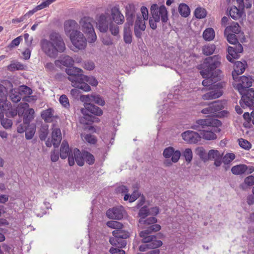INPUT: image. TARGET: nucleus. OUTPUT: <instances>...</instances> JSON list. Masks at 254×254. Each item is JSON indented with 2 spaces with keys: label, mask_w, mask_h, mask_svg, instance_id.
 Instances as JSON below:
<instances>
[{
  "label": "nucleus",
  "mask_w": 254,
  "mask_h": 254,
  "mask_svg": "<svg viewBox=\"0 0 254 254\" xmlns=\"http://www.w3.org/2000/svg\"><path fill=\"white\" fill-rule=\"evenodd\" d=\"M215 46L214 44H207L204 46L202 49L203 53L209 56L212 55L215 51Z\"/></svg>",
  "instance_id": "nucleus-45"
},
{
  "label": "nucleus",
  "mask_w": 254,
  "mask_h": 254,
  "mask_svg": "<svg viewBox=\"0 0 254 254\" xmlns=\"http://www.w3.org/2000/svg\"><path fill=\"white\" fill-rule=\"evenodd\" d=\"M34 110L32 108L28 109L23 115V123L29 126L30 122L34 119Z\"/></svg>",
  "instance_id": "nucleus-31"
},
{
  "label": "nucleus",
  "mask_w": 254,
  "mask_h": 254,
  "mask_svg": "<svg viewBox=\"0 0 254 254\" xmlns=\"http://www.w3.org/2000/svg\"><path fill=\"white\" fill-rule=\"evenodd\" d=\"M54 111L51 108H49L43 111L41 113V117L46 122L50 123L53 121Z\"/></svg>",
  "instance_id": "nucleus-30"
},
{
  "label": "nucleus",
  "mask_w": 254,
  "mask_h": 254,
  "mask_svg": "<svg viewBox=\"0 0 254 254\" xmlns=\"http://www.w3.org/2000/svg\"><path fill=\"white\" fill-rule=\"evenodd\" d=\"M29 104L27 103H20L16 108V112L15 114H18L19 117L24 115L26 111L29 109Z\"/></svg>",
  "instance_id": "nucleus-41"
},
{
  "label": "nucleus",
  "mask_w": 254,
  "mask_h": 254,
  "mask_svg": "<svg viewBox=\"0 0 254 254\" xmlns=\"http://www.w3.org/2000/svg\"><path fill=\"white\" fill-rule=\"evenodd\" d=\"M244 13L243 9L238 8L236 6L231 7L229 10L230 16L234 19L237 20L240 18Z\"/></svg>",
  "instance_id": "nucleus-28"
},
{
  "label": "nucleus",
  "mask_w": 254,
  "mask_h": 254,
  "mask_svg": "<svg viewBox=\"0 0 254 254\" xmlns=\"http://www.w3.org/2000/svg\"><path fill=\"white\" fill-rule=\"evenodd\" d=\"M74 63L73 59L68 55L62 56L55 62V65L60 68H62V65L69 67L73 65Z\"/></svg>",
  "instance_id": "nucleus-21"
},
{
  "label": "nucleus",
  "mask_w": 254,
  "mask_h": 254,
  "mask_svg": "<svg viewBox=\"0 0 254 254\" xmlns=\"http://www.w3.org/2000/svg\"><path fill=\"white\" fill-rule=\"evenodd\" d=\"M150 233L146 230L142 231L139 233V236L140 237L142 238V242L143 243H150L151 241L154 240V239H156V237L154 235H148Z\"/></svg>",
  "instance_id": "nucleus-34"
},
{
  "label": "nucleus",
  "mask_w": 254,
  "mask_h": 254,
  "mask_svg": "<svg viewBox=\"0 0 254 254\" xmlns=\"http://www.w3.org/2000/svg\"><path fill=\"white\" fill-rule=\"evenodd\" d=\"M146 20L144 19L141 16V15H136V19L135 21L134 28H138L140 30L144 31L145 29V22Z\"/></svg>",
  "instance_id": "nucleus-39"
},
{
  "label": "nucleus",
  "mask_w": 254,
  "mask_h": 254,
  "mask_svg": "<svg viewBox=\"0 0 254 254\" xmlns=\"http://www.w3.org/2000/svg\"><path fill=\"white\" fill-rule=\"evenodd\" d=\"M10 104L7 101V98L5 100H0V109L3 112L9 109Z\"/></svg>",
  "instance_id": "nucleus-55"
},
{
  "label": "nucleus",
  "mask_w": 254,
  "mask_h": 254,
  "mask_svg": "<svg viewBox=\"0 0 254 254\" xmlns=\"http://www.w3.org/2000/svg\"><path fill=\"white\" fill-rule=\"evenodd\" d=\"M194 15L197 18H203L206 16V11L204 8L197 7L194 11Z\"/></svg>",
  "instance_id": "nucleus-52"
},
{
  "label": "nucleus",
  "mask_w": 254,
  "mask_h": 254,
  "mask_svg": "<svg viewBox=\"0 0 254 254\" xmlns=\"http://www.w3.org/2000/svg\"><path fill=\"white\" fill-rule=\"evenodd\" d=\"M67 156H68L69 165L73 166L74 164L73 155L72 154H70L68 142L66 140H64L60 149V157L62 159H65Z\"/></svg>",
  "instance_id": "nucleus-12"
},
{
  "label": "nucleus",
  "mask_w": 254,
  "mask_h": 254,
  "mask_svg": "<svg viewBox=\"0 0 254 254\" xmlns=\"http://www.w3.org/2000/svg\"><path fill=\"white\" fill-rule=\"evenodd\" d=\"M243 51V46L240 43L233 47L229 46L228 48L229 54L227 56V60L230 62H233V60L238 59L239 58V54L242 53Z\"/></svg>",
  "instance_id": "nucleus-13"
},
{
  "label": "nucleus",
  "mask_w": 254,
  "mask_h": 254,
  "mask_svg": "<svg viewBox=\"0 0 254 254\" xmlns=\"http://www.w3.org/2000/svg\"><path fill=\"white\" fill-rule=\"evenodd\" d=\"M111 14L112 20L117 24H122L124 22L125 17L120 10L119 5H115L112 7Z\"/></svg>",
  "instance_id": "nucleus-19"
},
{
  "label": "nucleus",
  "mask_w": 254,
  "mask_h": 254,
  "mask_svg": "<svg viewBox=\"0 0 254 254\" xmlns=\"http://www.w3.org/2000/svg\"><path fill=\"white\" fill-rule=\"evenodd\" d=\"M84 106L85 108L81 109V112L84 115V119L88 121L87 122L85 123L86 124H90V122H94L95 119V117L88 115L87 112L98 116L103 114V111L99 107L91 103L85 102Z\"/></svg>",
  "instance_id": "nucleus-6"
},
{
  "label": "nucleus",
  "mask_w": 254,
  "mask_h": 254,
  "mask_svg": "<svg viewBox=\"0 0 254 254\" xmlns=\"http://www.w3.org/2000/svg\"><path fill=\"white\" fill-rule=\"evenodd\" d=\"M107 225L109 227L116 230H119L120 228H122L123 226L121 223L116 221H109L107 222Z\"/></svg>",
  "instance_id": "nucleus-54"
},
{
  "label": "nucleus",
  "mask_w": 254,
  "mask_h": 254,
  "mask_svg": "<svg viewBox=\"0 0 254 254\" xmlns=\"http://www.w3.org/2000/svg\"><path fill=\"white\" fill-rule=\"evenodd\" d=\"M110 31L111 34L114 36H117L119 33V26L111 22L109 26Z\"/></svg>",
  "instance_id": "nucleus-57"
},
{
  "label": "nucleus",
  "mask_w": 254,
  "mask_h": 254,
  "mask_svg": "<svg viewBox=\"0 0 254 254\" xmlns=\"http://www.w3.org/2000/svg\"><path fill=\"white\" fill-rule=\"evenodd\" d=\"M123 208V207H112L107 210L106 215L110 219L120 220L123 218L125 213Z\"/></svg>",
  "instance_id": "nucleus-18"
},
{
  "label": "nucleus",
  "mask_w": 254,
  "mask_h": 254,
  "mask_svg": "<svg viewBox=\"0 0 254 254\" xmlns=\"http://www.w3.org/2000/svg\"><path fill=\"white\" fill-rule=\"evenodd\" d=\"M235 158V155L232 153L226 154L223 157V162L225 164H228Z\"/></svg>",
  "instance_id": "nucleus-62"
},
{
  "label": "nucleus",
  "mask_w": 254,
  "mask_h": 254,
  "mask_svg": "<svg viewBox=\"0 0 254 254\" xmlns=\"http://www.w3.org/2000/svg\"><path fill=\"white\" fill-rule=\"evenodd\" d=\"M221 156L220 152L217 150H210L208 153L207 160H214Z\"/></svg>",
  "instance_id": "nucleus-53"
},
{
  "label": "nucleus",
  "mask_w": 254,
  "mask_h": 254,
  "mask_svg": "<svg viewBox=\"0 0 254 254\" xmlns=\"http://www.w3.org/2000/svg\"><path fill=\"white\" fill-rule=\"evenodd\" d=\"M254 185V176H249L244 179V182L241 185L243 189H245L248 187H251Z\"/></svg>",
  "instance_id": "nucleus-44"
},
{
  "label": "nucleus",
  "mask_w": 254,
  "mask_h": 254,
  "mask_svg": "<svg viewBox=\"0 0 254 254\" xmlns=\"http://www.w3.org/2000/svg\"><path fill=\"white\" fill-rule=\"evenodd\" d=\"M110 244L115 246H117L119 248H125L127 245V242L126 240H121L118 238H112L110 239Z\"/></svg>",
  "instance_id": "nucleus-40"
},
{
  "label": "nucleus",
  "mask_w": 254,
  "mask_h": 254,
  "mask_svg": "<svg viewBox=\"0 0 254 254\" xmlns=\"http://www.w3.org/2000/svg\"><path fill=\"white\" fill-rule=\"evenodd\" d=\"M238 142L240 146L246 150H249L252 148L251 143L246 139L240 138Z\"/></svg>",
  "instance_id": "nucleus-50"
},
{
  "label": "nucleus",
  "mask_w": 254,
  "mask_h": 254,
  "mask_svg": "<svg viewBox=\"0 0 254 254\" xmlns=\"http://www.w3.org/2000/svg\"><path fill=\"white\" fill-rule=\"evenodd\" d=\"M128 24L125 25L124 31V40L126 44H130L132 42V34L130 26Z\"/></svg>",
  "instance_id": "nucleus-29"
},
{
  "label": "nucleus",
  "mask_w": 254,
  "mask_h": 254,
  "mask_svg": "<svg viewBox=\"0 0 254 254\" xmlns=\"http://www.w3.org/2000/svg\"><path fill=\"white\" fill-rule=\"evenodd\" d=\"M222 87L212 86L208 90L210 91L202 95V99L204 100L215 99L220 97L223 94Z\"/></svg>",
  "instance_id": "nucleus-15"
},
{
  "label": "nucleus",
  "mask_w": 254,
  "mask_h": 254,
  "mask_svg": "<svg viewBox=\"0 0 254 254\" xmlns=\"http://www.w3.org/2000/svg\"><path fill=\"white\" fill-rule=\"evenodd\" d=\"M73 155L74 161H75L79 166H83L84 164L83 152L81 153L78 149L75 148L73 150Z\"/></svg>",
  "instance_id": "nucleus-27"
},
{
  "label": "nucleus",
  "mask_w": 254,
  "mask_h": 254,
  "mask_svg": "<svg viewBox=\"0 0 254 254\" xmlns=\"http://www.w3.org/2000/svg\"><path fill=\"white\" fill-rule=\"evenodd\" d=\"M152 17L156 21L160 20L163 23H166L168 20V11L164 5L158 6L157 4H153L150 7Z\"/></svg>",
  "instance_id": "nucleus-7"
},
{
  "label": "nucleus",
  "mask_w": 254,
  "mask_h": 254,
  "mask_svg": "<svg viewBox=\"0 0 254 254\" xmlns=\"http://www.w3.org/2000/svg\"><path fill=\"white\" fill-rule=\"evenodd\" d=\"M159 213L158 207H141L139 211L138 215L140 219H144L149 215H156Z\"/></svg>",
  "instance_id": "nucleus-22"
},
{
  "label": "nucleus",
  "mask_w": 254,
  "mask_h": 254,
  "mask_svg": "<svg viewBox=\"0 0 254 254\" xmlns=\"http://www.w3.org/2000/svg\"><path fill=\"white\" fill-rule=\"evenodd\" d=\"M224 108L222 102L217 101L211 103L208 106L201 110V113L203 114H208L214 113L219 112Z\"/></svg>",
  "instance_id": "nucleus-16"
},
{
  "label": "nucleus",
  "mask_w": 254,
  "mask_h": 254,
  "mask_svg": "<svg viewBox=\"0 0 254 254\" xmlns=\"http://www.w3.org/2000/svg\"><path fill=\"white\" fill-rule=\"evenodd\" d=\"M139 222L140 224L151 225L157 222V219L154 217H150L149 218H147L145 220H144V219H140L139 220Z\"/></svg>",
  "instance_id": "nucleus-59"
},
{
  "label": "nucleus",
  "mask_w": 254,
  "mask_h": 254,
  "mask_svg": "<svg viewBox=\"0 0 254 254\" xmlns=\"http://www.w3.org/2000/svg\"><path fill=\"white\" fill-rule=\"evenodd\" d=\"M195 153L203 160H207L208 154L202 147H198L196 148Z\"/></svg>",
  "instance_id": "nucleus-48"
},
{
  "label": "nucleus",
  "mask_w": 254,
  "mask_h": 254,
  "mask_svg": "<svg viewBox=\"0 0 254 254\" xmlns=\"http://www.w3.org/2000/svg\"><path fill=\"white\" fill-rule=\"evenodd\" d=\"M220 57L219 55H215L206 58L202 64V69L200 73L203 78H205L202 84L204 86L211 89L213 86L222 87V84L218 83L215 84L220 80L221 71L216 68L220 64Z\"/></svg>",
  "instance_id": "nucleus-1"
},
{
  "label": "nucleus",
  "mask_w": 254,
  "mask_h": 254,
  "mask_svg": "<svg viewBox=\"0 0 254 254\" xmlns=\"http://www.w3.org/2000/svg\"><path fill=\"white\" fill-rule=\"evenodd\" d=\"M246 65V62L244 63L240 61H237L235 63L234 70L232 72L233 78L234 80L237 79V76L238 75L242 74L245 71Z\"/></svg>",
  "instance_id": "nucleus-25"
},
{
  "label": "nucleus",
  "mask_w": 254,
  "mask_h": 254,
  "mask_svg": "<svg viewBox=\"0 0 254 254\" xmlns=\"http://www.w3.org/2000/svg\"><path fill=\"white\" fill-rule=\"evenodd\" d=\"M78 27V23L72 19H69L65 21L64 24V31L66 34L71 33L72 31H74Z\"/></svg>",
  "instance_id": "nucleus-26"
},
{
  "label": "nucleus",
  "mask_w": 254,
  "mask_h": 254,
  "mask_svg": "<svg viewBox=\"0 0 254 254\" xmlns=\"http://www.w3.org/2000/svg\"><path fill=\"white\" fill-rule=\"evenodd\" d=\"M112 233L115 237L119 238L121 240H125V239H127L129 236V233L127 231L122 230V228L114 230Z\"/></svg>",
  "instance_id": "nucleus-32"
},
{
  "label": "nucleus",
  "mask_w": 254,
  "mask_h": 254,
  "mask_svg": "<svg viewBox=\"0 0 254 254\" xmlns=\"http://www.w3.org/2000/svg\"><path fill=\"white\" fill-rule=\"evenodd\" d=\"M110 14L108 12L101 14L97 19V26L101 32H106L109 29Z\"/></svg>",
  "instance_id": "nucleus-11"
},
{
  "label": "nucleus",
  "mask_w": 254,
  "mask_h": 254,
  "mask_svg": "<svg viewBox=\"0 0 254 254\" xmlns=\"http://www.w3.org/2000/svg\"><path fill=\"white\" fill-rule=\"evenodd\" d=\"M52 142L55 147H58L62 140V133L60 128H53L52 132Z\"/></svg>",
  "instance_id": "nucleus-24"
},
{
  "label": "nucleus",
  "mask_w": 254,
  "mask_h": 254,
  "mask_svg": "<svg viewBox=\"0 0 254 254\" xmlns=\"http://www.w3.org/2000/svg\"><path fill=\"white\" fill-rule=\"evenodd\" d=\"M70 40L73 45L78 50L84 49L87 45L86 39L83 34L78 30H74L69 34Z\"/></svg>",
  "instance_id": "nucleus-8"
},
{
  "label": "nucleus",
  "mask_w": 254,
  "mask_h": 254,
  "mask_svg": "<svg viewBox=\"0 0 254 254\" xmlns=\"http://www.w3.org/2000/svg\"><path fill=\"white\" fill-rule=\"evenodd\" d=\"M222 125L221 122L215 119H206L198 120L196 121V124L191 126V128L200 131L201 138L206 140H213L216 138L217 136L215 133L211 130L203 129L205 127H220Z\"/></svg>",
  "instance_id": "nucleus-3"
},
{
  "label": "nucleus",
  "mask_w": 254,
  "mask_h": 254,
  "mask_svg": "<svg viewBox=\"0 0 254 254\" xmlns=\"http://www.w3.org/2000/svg\"><path fill=\"white\" fill-rule=\"evenodd\" d=\"M163 156L166 158L171 157V160L174 163H176L179 160L181 156V152L179 150L175 151L172 147L166 148L163 151Z\"/></svg>",
  "instance_id": "nucleus-20"
},
{
  "label": "nucleus",
  "mask_w": 254,
  "mask_h": 254,
  "mask_svg": "<svg viewBox=\"0 0 254 254\" xmlns=\"http://www.w3.org/2000/svg\"><path fill=\"white\" fill-rule=\"evenodd\" d=\"M226 33L229 32L235 34H238L241 32V27L237 22L232 23L231 25L227 26L225 30Z\"/></svg>",
  "instance_id": "nucleus-33"
},
{
  "label": "nucleus",
  "mask_w": 254,
  "mask_h": 254,
  "mask_svg": "<svg viewBox=\"0 0 254 254\" xmlns=\"http://www.w3.org/2000/svg\"><path fill=\"white\" fill-rule=\"evenodd\" d=\"M94 19L89 16H84L79 21L82 31L86 35L89 43H94L97 40V35L93 26Z\"/></svg>",
  "instance_id": "nucleus-5"
},
{
  "label": "nucleus",
  "mask_w": 254,
  "mask_h": 254,
  "mask_svg": "<svg viewBox=\"0 0 254 254\" xmlns=\"http://www.w3.org/2000/svg\"><path fill=\"white\" fill-rule=\"evenodd\" d=\"M81 83H84L87 86H89L88 84H90L92 86H96L97 85L98 82L96 79L93 76H88L85 75H82V81H80Z\"/></svg>",
  "instance_id": "nucleus-37"
},
{
  "label": "nucleus",
  "mask_w": 254,
  "mask_h": 254,
  "mask_svg": "<svg viewBox=\"0 0 254 254\" xmlns=\"http://www.w3.org/2000/svg\"><path fill=\"white\" fill-rule=\"evenodd\" d=\"M180 14L184 17H187L190 13L189 7L185 3H181L179 6Z\"/></svg>",
  "instance_id": "nucleus-42"
},
{
  "label": "nucleus",
  "mask_w": 254,
  "mask_h": 254,
  "mask_svg": "<svg viewBox=\"0 0 254 254\" xmlns=\"http://www.w3.org/2000/svg\"><path fill=\"white\" fill-rule=\"evenodd\" d=\"M224 35L226 36L227 41L229 43L236 45L238 43V40L236 37V34L231 33L230 32L228 33H226L225 31Z\"/></svg>",
  "instance_id": "nucleus-47"
},
{
  "label": "nucleus",
  "mask_w": 254,
  "mask_h": 254,
  "mask_svg": "<svg viewBox=\"0 0 254 254\" xmlns=\"http://www.w3.org/2000/svg\"><path fill=\"white\" fill-rule=\"evenodd\" d=\"M65 72L68 75V79L71 82V85L75 88H78L84 91H90L91 87L84 83H81L82 81V74L83 71L81 68L73 66L72 65L65 69Z\"/></svg>",
  "instance_id": "nucleus-4"
},
{
  "label": "nucleus",
  "mask_w": 254,
  "mask_h": 254,
  "mask_svg": "<svg viewBox=\"0 0 254 254\" xmlns=\"http://www.w3.org/2000/svg\"><path fill=\"white\" fill-rule=\"evenodd\" d=\"M254 80L252 76L243 75L240 77L239 83L236 84L234 87L240 94H243L247 88L252 86Z\"/></svg>",
  "instance_id": "nucleus-10"
},
{
  "label": "nucleus",
  "mask_w": 254,
  "mask_h": 254,
  "mask_svg": "<svg viewBox=\"0 0 254 254\" xmlns=\"http://www.w3.org/2000/svg\"><path fill=\"white\" fill-rule=\"evenodd\" d=\"M136 15V8L133 3H129L126 7V16L127 22L126 24L132 25Z\"/></svg>",
  "instance_id": "nucleus-17"
},
{
  "label": "nucleus",
  "mask_w": 254,
  "mask_h": 254,
  "mask_svg": "<svg viewBox=\"0 0 254 254\" xmlns=\"http://www.w3.org/2000/svg\"><path fill=\"white\" fill-rule=\"evenodd\" d=\"M81 100L86 102H94L101 106L105 104L104 100L99 95H83L81 97Z\"/></svg>",
  "instance_id": "nucleus-23"
},
{
  "label": "nucleus",
  "mask_w": 254,
  "mask_h": 254,
  "mask_svg": "<svg viewBox=\"0 0 254 254\" xmlns=\"http://www.w3.org/2000/svg\"><path fill=\"white\" fill-rule=\"evenodd\" d=\"M81 137L83 140L91 144H96L97 141L96 137L90 133L81 134Z\"/></svg>",
  "instance_id": "nucleus-43"
},
{
  "label": "nucleus",
  "mask_w": 254,
  "mask_h": 254,
  "mask_svg": "<svg viewBox=\"0 0 254 254\" xmlns=\"http://www.w3.org/2000/svg\"><path fill=\"white\" fill-rule=\"evenodd\" d=\"M60 103L65 108H68L69 106L68 99L65 95H62L60 97Z\"/></svg>",
  "instance_id": "nucleus-63"
},
{
  "label": "nucleus",
  "mask_w": 254,
  "mask_h": 254,
  "mask_svg": "<svg viewBox=\"0 0 254 254\" xmlns=\"http://www.w3.org/2000/svg\"><path fill=\"white\" fill-rule=\"evenodd\" d=\"M9 96L11 101L14 103L18 102L22 98L20 93L13 89L11 90Z\"/></svg>",
  "instance_id": "nucleus-46"
},
{
  "label": "nucleus",
  "mask_w": 254,
  "mask_h": 254,
  "mask_svg": "<svg viewBox=\"0 0 254 254\" xmlns=\"http://www.w3.org/2000/svg\"><path fill=\"white\" fill-rule=\"evenodd\" d=\"M22 40V37L21 36H18L17 38L13 39L10 44L9 45L8 47L10 48H12L14 47L18 46L20 42Z\"/></svg>",
  "instance_id": "nucleus-64"
},
{
  "label": "nucleus",
  "mask_w": 254,
  "mask_h": 254,
  "mask_svg": "<svg viewBox=\"0 0 254 254\" xmlns=\"http://www.w3.org/2000/svg\"><path fill=\"white\" fill-rule=\"evenodd\" d=\"M247 165L245 164H240L233 166L231 169V172L235 175H242L246 173Z\"/></svg>",
  "instance_id": "nucleus-36"
},
{
  "label": "nucleus",
  "mask_w": 254,
  "mask_h": 254,
  "mask_svg": "<svg viewBox=\"0 0 254 254\" xmlns=\"http://www.w3.org/2000/svg\"><path fill=\"white\" fill-rule=\"evenodd\" d=\"M183 139L189 143H196L200 140L201 136L196 132L187 130L182 134Z\"/></svg>",
  "instance_id": "nucleus-14"
},
{
  "label": "nucleus",
  "mask_w": 254,
  "mask_h": 254,
  "mask_svg": "<svg viewBox=\"0 0 254 254\" xmlns=\"http://www.w3.org/2000/svg\"><path fill=\"white\" fill-rule=\"evenodd\" d=\"M84 161L85 160L87 163L92 165L94 163L95 158L94 156L87 151L83 152Z\"/></svg>",
  "instance_id": "nucleus-51"
},
{
  "label": "nucleus",
  "mask_w": 254,
  "mask_h": 254,
  "mask_svg": "<svg viewBox=\"0 0 254 254\" xmlns=\"http://www.w3.org/2000/svg\"><path fill=\"white\" fill-rule=\"evenodd\" d=\"M7 68L10 71L23 70L25 68V65L20 62H11V63L7 66Z\"/></svg>",
  "instance_id": "nucleus-38"
},
{
  "label": "nucleus",
  "mask_w": 254,
  "mask_h": 254,
  "mask_svg": "<svg viewBox=\"0 0 254 254\" xmlns=\"http://www.w3.org/2000/svg\"><path fill=\"white\" fill-rule=\"evenodd\" d=\"M56 0H45L43 1L40 4L36 7V10H41L45 7H48L49 5L54 2Z\"/></svg>",
  "instance_id": "nucleus-61"
},
{
  "label": "nucleus",
  "mask_w": 254,
  "mask_h": 254,
  "mask_svg": "<svg viewBox=\"0 0 254 254\" xmlns=\"http://www.w3.org/2000/svg\"><path fill=\"white\" fill-rule=\"evenodd\" d=\"M240 104L243 108L252 107L254 105V89L250 88L246 90V93L243 92Z\"/></svg>",
  "instance_id": "nucleus-9"
},
{
  "label": "nucleus",
  "mask_w": 254,
  "mask_h": 254,
  "mask_svg": "<svg viewBox=\"0 0 254 254\" xmlns=\"http://www.w3.org/2000/svg\"><path fill=\"white\" fill-rule=\"evenodd\" d=\"M36 128L35 127L27 128L25 131V137L27 139H32L35 133Z\"/></svg>",
  "instance_id": "nucleus-60"
},
{
  "label": "nucleus",
  "mask_w": 254,
  "mask_h": 254,
  "mask_svg": "<svg viewBox=\"0 0 254 254\" xmlns=\"http://www.w3.org/2000/svg\"><path fill=\"white\" fill-rule=\"evenodd\" d=\"M163 243L160 240H157L156 239H154L150 243L148 244L149 249H156L157 248L161 247Z\"/></svg>",
  "instance_id": "nucleus-56"
},
{
  "label": "nucleus",
  "mask_w": 254,
  "mask_h": 254,
  "mask_svg": "<svg viewBox=\"0 0 254 254\" xmlns=\"http://www.w3.org/2000/svg\"><path fill=\"white\" fill-rule=\"evenodd\" d=\"M43 52L48 57L55 58L59 53L65 50V45L61 35L57 32H52L49 35V40L43 39L40 41Z\"/></svg>",
  "instance_id": "nucleus-2"
},
{
  "label": "nucleus",
  "mask_w": 254,
  "mask_h": 254,
  "mask_svg": "<svg viewBox=\"0 0 254 254\" xmlns=\"http://www.w3.org/2000/svg\"><path fill=\"white\" fill-rule=\"evenodd\" d=\"M183 156L188 162H190L192 158V153L191 150L190 148H187L183 153Z\"/></svg>",
  "instance_id": "nucleus-58"
},
{
  "label": "nucleus",
  "mask_w": 254,
  "mask_h": 254,
  "mask_svg": "<svg viewBox=\"0 0 254 254\" xmlns=\"http://www.w3.org/2000/svg\"><path fill=\"white\" fill-rule=\"evenodd\" d=\"M203 38L205 41L213 40L215 36L214 30L212 28H206L203 32Z\"/></svg>",
  "instance_id": "nucleus-35"
},
{
  "label": "nucleus",
  "mask_w": 254,
  "mask_h": 254,
  "mask_svg": "<svg viewBox=\"0 0 254 254\" xmlns=\"http://www.w3.org/2000/svg\"><path fill=\"white\" fill-rule=\"evenodd\" d=\"M140 194L137 190H134L131 194H126L124 196L125 200H129L130 202L134 201L139 197Z\"/></svg>",
  "instance_id": "nucleus-49"
}]
</instances>
